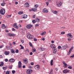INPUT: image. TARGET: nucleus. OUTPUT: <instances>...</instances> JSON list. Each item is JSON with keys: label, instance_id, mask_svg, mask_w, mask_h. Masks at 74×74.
<instances>
[{"label": "nucleus", "instance_id": "1", "mask_svg": "<svg viewBox=\"0 0 74 74\" xmlns=\"http://www.w3.org/2000/svg\"><path fill=\"white\" fill-rule=\"evenodd\" d=\"M5 13V9L2 8L0 10V14H1V15H4Z\"/></svg>", "mask_w": 74, "mask_h": 74}, {"label": "nucleus", "instance_id": "2", "mask_svg": "<svg viewBox=\"0 0 74 74\" xmlns=\"http://www.w3.org/2000/svg\"><path fill=\"white\" fill-rule=\"evenodd\" d=\"M70 71L69 69H65L63 71V73L66 74V73H68Z\"/></svg>", "mask_w": 74, "mask_h": 74}, {"label": "nucleus", "instance_id": "3", "mask_svg": "<svg viewBox=\"0 0 74 74\" xmlns=\"http://www.w3.org/2000/svg\"><path fill=\"white\" fill-rule=\"evenodd\" d=\"M33 72V70L31 69H28L27 71V74H30Z\"/></svg>", "mask_w": 74, "mask_h": 74}, {"label": "nucleus", "instance_id": "4", "mask_svg": "<svg viewBox=\"0 0 74 74\" xmlns=\"http://www.w3.org/2000/svg\"><path fill=\"white\" fill-rule=\"evenodd\" d=\"M27 37L29 38V39H32V38H33V36H32L31 35L28 34Z\"/></svg>", "mask_w": 74, "mask_h": 74}, {"label": "nucleus", "instance_id": "5", "mask_svg": "<svg viewBox=\"0 0 74 74\" xmlns=\"http://www.w3.org/2000/svg\"><path fill=\"white\" fill-rule=\"evenodd\" d=\"M62 4V3L60 2H58L56 3V5L57 7H60Z\"/></svg>", "mask_w": 74, "mask_h": 74}, {"label": "nucleus", "instance_id": "6", "mask_svg": "<svg viewBox=\"0 0 74 74\" xmlns=\"http://www.w3.org/2000/svg\"><path fill=\"white\" fill-rule=\"evenodd\" d=\"M32 27V25L31 24H28L26 26V27L27 29H30Z\"/></svg>", "mask_w": 74, "mask_h": 74}, {"label": "nucleus", "instance_id": "7", "mask_svg": "<svg viewBox=\"0 0 74 74\" xmlns=\"http://www.w3.org/2000/svg\"><path fill=\"white\" fill-rule=\"evenodd\" d=\"M35 68L36 70H39L40 69V66L38 65H36L35 66Z\"/></svg>", "mask_w": 74, "mask_h": 74}, {"label": "nucleus", "instance_id": "8", "mask_svg": "<svg viewBox=\"0 0 74 74\" xmlns=\"http://www.w3.org/2000/svg\"><path fill=\"white\" fill-rule=\"evenodd\" d=\"M50 47L51 48H52L53 49H54L55 48H56V46L55 45H54L53 44H52L50 45Z\"/></svg>", "mask_w": 74, "mask_h": 74}, {"label": "nucleus", "instance_id": "9", "mask_svg": "<svg viewBox=\"0 0 74 74\" xmlns=\"http://www.w3.org/2000/svg\"><path fill=\"white\" fill-rule=\"evenodd\" d=\"M4 54L5 55H8L10 54V52L8 51H5L4 52Z\"/></svg>", "mask_w": 74, "mask_h": 74}, {"label": "nucleus", "instance_id": "10", "mask_svg": "<svg viewBox=\"0 0 74 74\" xmlns=\"http://www.w3.org/2000/svg\"><path fill=\"white\" fill-rule=\"evenodd\" d=\"M43 12L44 13H48V10L46 8H44L43 10Z\"/></svg>", "mask_w": 74, "mask_h": 74}, {"label": "nucleus", "instance_id": "11", "mask_svg": "<svg viewBox=\"0 0 74 74\" xmlns=\"http://www.w3.org/2000/svg\"><path fill=\"white\" fill-rule=\"evenodd\" d=\"M24 5L25 7H29V4L27 2H26L24 4Z\"/></svg>", "mask_w": 74, "mask_h": 74}, {"label": "nucleus", "instance_id": "12", "mask_svg": "<svg viewBox=\"0 0 74 74\" xmlns=\"http://www.w3.org/2000/svg\"><path fill=\"white\" fill-rule=\"evenodd\" d=\"M67 37H69L70 38H73V36L71 35V33L68 34L67 35Z\"/></svg>", "mask_w": 74, "mask_h": 74}, {"label": "nucleus", "instance_id": "13", "mask_svg": "<svg viewBox=\"0 0 74 74\" xmlns=\"http://www.w3.org/2000/svg\"><path fill=\"white\" fill-rule=\"evenodd\" d=\"M13 26L14 27H15V28H16L17 29H18L19 27H18V25H16V23H15L13 25Z\"/></svg>", "mask_w": 74, "mask_h": 74}, {"label": "nucleus", "instance_id": "14", "mask_svg": "<svg viewBox=\"0 0 74 74\" xmlns=\"http://www.w3.org/2000/svg\"><path fill=\"white\" fill-rule=\"evenodd\" d=\"M22 17L24 19H26V18H27V15L26 14H23L22 15Z\"/></svg>", "mask_w": 74, "mask_h": 74}, {"label": "nucleus", "instance_id": "15", "mask_svg": "<svg viewBox=\"0 0 74 74\" xmlns=\"http://www.w3.org/2000/svg\"><path fill=\"white\" fill-rule=\"evenodd\" d=\"M73 47H72L69 50V52H68V53H67V55H69L70 54V53H71V50L73 49Z\"/></svg>", "mask_w": 74, "mask_h": 74}, {"label": "nucleus", "instance_id": "16", "mask_svg": "<svg viewBox=\"0 0 74 74\" xmlns=\"http://www.w3.org/2000/svg\"><path fill=\"white\" fill-rule=\"evenodd\" d=\"M15 60L13 58H11L9 60V62H10L12 63V62H15Z\"/></svg>", "mask_w": 74, "mask_h": 74}, {"label": "nucleus", "instance_id": "17", "mask_svg": "<svg viewBox=\"0 0 74 74\" xmlns=\"http://www.w3.org/2000/svg\"><path fill=\"white\" fill-rule=\"evenodd\" d=\"M63 64H64L63 67H64V68H67V64L64 62H63Z\"/></svg>", "mask_w": 74, "mask_h": 74}, {"label": "nucleus", "instance_id": "18", "mask_svg": "<svg viewBox=\"0 0 74 74\" xmlns=\"http://www.w3.org/2000/svg\"><path fill=\"white\" fill-rule=\"evenodd\" d=\"M21 62L19 61L18 63V68H21Z\"/></svg>", "mask_w": 74, "mask_h": 74}, {"label": "nucleus", "instance_id": "19", "mask_svg": "<svg viewBox=\"0 0 74 74\" xmlns=\"http://www.w3.org/2000/svg\"><path fill=\"white\" fill-rule=\"evenodd\" d=\"M53 53H56V52H57V50H56V48H55L54 49H53Z\"/></svg>", "mask_w": 74, "mask_h": 74}, {"label": "nucleus", "instance_id": "20", "mask_svg": "<svg viewBox=\"0 0 74 74\" xmlns=\"http://www.w3.org/2000/svg\"><path fill=\"white\" fill-rule=\"evenodd\" d=\"M15 35V34H9V36H10V37H14Z\"/></svg>", "mask_w": 74, "mask_h": 74}, {"label": "nucleus", "instance_id": "21", "mask_svg": "<svg viewBox=\"0 0 74 74\" xmlns=\"http://www.w3.org/2000/svg\"><path fill=\"white\" fill-rule=\"evenodd\" d=\"M1 28L3 29H5V25L4 24H3L2 25Z\"/></svg>", "mask_w": 74, "mask_h": 74}, {"label": "nucleus", "instance_id": "22", "mask_svg": "<svg viewBox=\"0 0 74 74\" xmlns=\"http://www.w3.org/2000/svg\"><path fill=\"white\" fill-rule=\"evenodd\" d=\"M66 45H64L62 47V50H64V49H66Z\"/></svg>", "mask_w": 74, "mask_h": 74}, {"label": "nucleus", "instance_id": "23", "mask_svg": "<svg viewBox=\"0 0 74 74\" xmlns=\"http://www.w3.org/2000/svg\"><path fill=\"white\" fill-rule=\"evenodd\" d=\"M10 50L11 52L12 53H15V50H14V49H11Z\"/></svg>", "mask_w": 74, "mask_h": 74}, {"label": "nucleus", "instance_id": "24", "mask_svg": "<svg viewBox=\"0 0 74 74\" xmlns=\"http://www.w3.org/2000/svg\"><path fill=\"white\" fill-rule=\"evenodd\" d=\"M32 11H34V12H36V11L37 10V8H32Z\"/></svg>", "mask_w": 74, "mask_h": 74}, {"label": "nucleus", "instance_id": "25", "mask_svg": "<svg viewBox=\"0 0 74 74\" xmlns=\"http://www.w3.org/2000/svg\"><path fill=\"white\" fill-rule=\"evenodd\" d=\"M52 12L54 14H58V12L56 10L53 11Z\"/></svg>", "mask_w": 74, "mask_h": 74}, {"label": "nucleus", "instance_id": "26", "mask_svg": "<svg viewBox=\"0 0 74 74\" xmlns=\"http://www.w3.org/2000/svg\"><path fill=\"white\" fill-rule=\"evenodd\" d=\"M27 62H28L27 60L25 59L24 60V63L25 64H26V63H27Z\"/></svg>", "mask_w": 74, "mask_h": 74}, {"label": "nucleus", "instance_id": "27", "mask_svg": "<svg viewBox=\"0 0 74 74\" xmlns=\"http://www.w3.org/2000/svg\"><path fill=\"white\" fill-rule=\"evenodd\" d=\"M32 51L33 52H35L36 51V48L32 49Z\"/></svg>", "mask_w": 74, "mask_h": 74}, {"label": "nucleus", "instance_id": "28", "mask_svg": "<svg viewBox=\"0 0 74 74\" xmlns=\"http://www.w3.org/2000/svg\"><path fill=\"white\" fill-rule=\"evenodd\" d=\"M46 34V32H42V33H41L40 34L41 35V36H43V35H44Z\"/></svg>", "mask_w": 74, "mask_h": 74}, {"label": "nucleus", "instance_id": "29", "mask_svg": "<svg viewBox=\"0 0 74 74\" xmlns=\"http://www.w3.org/2000/svg\"><path fill=\"white\" fill-rule=\"evenodd\" d=\"M50 64L51 66L53 65V60H51L50 62Z\"/></svg>", "mask_w": 74, "mask_h": 74}, {"label": "nucleus", "instance_id": "30", "mask_svg": "<svg viewBox=\"0 0 74 74\" xmlns=\"http://www.w3.org/2000/svg\"><path fill=\"white\" fill-rule=\"evenodd\" d=\"M3 65H4V63H3V62H2L0 64V67H1V66H3Z\"/></svg>", "mask_w": 74, "mask_h": 74}, {"label": "nucleus", "instance_id": "31", "mask_svg": "<svg viewBox=\"0 0 74 74\" xmlns=\"http://www.w3.org/2000/svg\"><path fill=\"white\" fill-rule=\"evenodd\" d=\"M2 69L3 70H5L7 69V67H2Z\"/></svg>", "mask_w": 74, "mask_h": 74}, {"label": "nucleus", "instance_id": "32", "mask_svg": "<svg viewBox=\"0 0 74 74\" xmlns=\"http://www.w3.org/2000/svg\"><path fill=\"white\" fill-rule=\"evenodd\" d=\"M10 71H6L5 74H10Z\"/></svg>", "mask_w": 74, "mask_h": 74}, {"label": "nucleus", "instance_id": "33", "mask_svg": "<svg viewBox=\"0 0 74 74\" xmlns=\"http://www.w3.org/2000/svg\"><path fill=\"white\" fill-rule=\"evenodd\" d=\"M23 13V12H18V14L19 15H21V14H22Z\"/></svg>", "mask_w": 74, "mask_h": 74}, {"label": "nucleus", "instance_id": "34", "mask_svg": "<svg viewBox=\"0 0 74 74\" xmlns=\"http://www.w3.org/2000/svg\"><path fill=\"white\" fill-rule=\"evenodd\" d=\"M36 22H39V21H40V19H39L38 18H37L36 19Z\"/></svg>", "mask_w": 74, "mask_h": 74}, {"label": "nucleus", "instance_id": "35", "mask_svg": "<svg viewBox=\"0 0 74 74\" xmlns=\"http://www.w3.org/2000/svg\"><path fill=\"white\" fill-rule=\"evenodd\" d=\"M29 44L30 47H33V46L32 45V44L31 42H29Z\"/></svg>", "mask_w": 74, "mask_h": 74}, {"label": "nucleus", "instance_id": "36", "mask_svg": "<svg viewBox=\"0 0 74 74\" xmlns=\"http://www.w3.org/2000/svg\"><path fill=\"white\" fill-rule=\"evenodd\" d=\"M50 74H53V70L51 69L50 72Z\"/></svg>", "mask_w": 74, "mask_h": 74}, {"label": "nucleus", "instance_id": "37", "mask_svg": "<svg viewBox=\"0 0 74 74\" xmlns=\"http://www.w3.org/2000/svg\"><path fill=\"white\" fill-rule=\"evenodd\" d=\"M34 7L35 8H37V7H38V5H37V4H36V5H35Z\"/></svg>", "mask_w": 74, "mask_h": 74}, {"label": "nucleus", "instance_id": "38", "mask_svg": "<svg viewBox=\"0 0 74 74\" xmlns=\"http://www.w3.org/2000/svg\"><path fill=\"white\" fill-rule=\"evenodd\" d=\"M5 5V3H1V5L2 6H4Z\"/></svg>", "mask_w": 74, "mask_h": 74}, {"label": "nucleus", "instance_id": "39", "mask_svg": "<svg viewBox=\"0 0 74 74\" xmlns=\"http://www.w3.org/2000/svg\"><path fill=\"white\" fill-rule=\"evenodd\" d=\"M40 49L42 51H44V50H45V49H44V48L41 47L40 48Z\"/></svg>", "mask_w": 74, "mask_h": 74}, {"label": "nucleus", "instance_id": "40", "mask_svg": "<svg viewBox=\"0 0 74 74\" xmlns=\"http://www.w3.org/2000/svg\"><path fill=\"white\" fill-rule=\"evenodd\" d=\"M32 22L33 23H36V21L33 20L32 21Z\"/></svg>", "mask_w": 74, "mask_h": 74}, {"label": "nucleus", "instance_id": "41", "mask_svg": "<svg viewBox=\"0 0 74 74\" xmlns=\"http://www.w3.org/2000/svg\"><path fill=\"white\" fill-rule=\"evenodd\" d=\"M12 74H14L15 73V71L14 70H13L12 71Z\"/></svg>", "mask_w": 74, "mask_h": 74}, {"label": "nucleus", "instance_id": "42", "mask_svg": "<svg viewBox=\"0 0 74 74\" xmlns=\"http://www.w3.org/2000/svg\"><path fill=\"white\" fill-rule=\"evenodd\" d=\"M18 27H22V25H21V24H19L18 25Z\"/></svg>", "mask_w": 74, "mask_h": 74}, {"label": "nucleus", "instance_id": "43", "mask_svg": "<svg viewBox=\"0 0 74 74\" xmlns=\"http://www.w3.org/2000/svg\"><path fill=\"white\" fill-rule=\"evenodd\" d=\"M68 68L69 69H72V67H71V66H69L68 67Z\"/></svg>", "mask_w": 74, "mask_h": 74}, {"label": "nucleus", "instance_id": "44", "mask_svg": "<svg viewBox=\"0 0 74 74\" xmlns=\"http://www.w3.org/2000/svg\"><path fill=\"white\" fill-rule=\"evenodd\" d=\"M22 22H23V20H20L19 21V23H22Z\"/></svg>", "mask_w": 74, "mask_h": 74}, {"label": "nucleus", "instance_id": "45", "mask_svg": "<svg viewBox=\"0 0 74 74\" xmlns=\"http://www.w3.org/2000/svg\"><path fill=\"white\" fill-rule=\"evenodd\" d=\"M65 34V32H61V34Z\"/></svg>", "mask_w": 74, "mask_h": 74}, {"label": "nucleus", "instance_id": "46", "mask_svg": "<svg viewBox=\"0 0 74 74\" xmlns=\"http://www.w3.org/2000/svg\"><path fill=\"white\" fill-rule=\"evenodd\" d=\"M61 48H62V47L60 46H58V49H61Z\"/></svg>", "mask_w": 74, "mask_h": 74}, {"label": "nucleus", "instance_id": "47", "mask_svg": "<svg viewBox=\"0 0 74 74\" xmlns=\"http://www.w3.org/2000/svg\"><path fill=\"white\" fill-rule=\"evenodd\" d=\"M16 53H18V52H19V51L18 50H16Z\"/></svg>", "mask_w": 74, "mask_h": 74}, {"label": "nucleus", "instance_id": "48", "mask_svg": "<svg viewBox=\"0 0 74 74\" xmlns=\"http://www.w3.org/2000/svg\"><path fill=\"white\" fill-rule=\"evenodd\" d=\"M31 64L32 66H33V65H34V63H33V62H31Z\"/></svg>", "mask_w": 74, "mask_h": 74}, {"label": "nucleus", "instance_id": "49", "mask_svg": "<svg viewBox=\"0 0 74 74\" xmlns=\"http://www.w3.org/2000/svg\"><path fill=\"white\" fill-rule=\"evenodd\" d=\"M41 39L43 41H44L45 40V38H42Z\"/></svg>", "mask_w": 74, "mask_h": 74}, {"label": "nucleus", "instance_id": "50", "mask_svg": "<svg viewBox=\"0 0 74 74\" xmlns=\"http://www.w3.org/2000/svg\"><path fill=\"white\" fill-rule=\"evenodd\" d=\"M46 3L47 5H48V4H49V2H47Z\"/></svg>", "mask_w": 74, "mask_h": 74}, {"label": "nucleus", "instance_id": "51", "mask_svg": "<svg viewBox=\"0 0 74 74\" xmlns=\"http://www.w3.org/2000/svg\"><path fill=\"white\" fill-rule=\"evenodd\" d=\"M74 54H73V55L71 56H70V58H74Z\"/></svg>", "mask_w": 74, "mask_h": 74}, {"label": "nucleus", "instance_id": "52", "mask_svg": "<svg viewBox=\"0 0 74 74\" xmlns=\"http://www.w3.org/2000/svg\"><path fill=\"white\" fill-rule=\"evenodd\" d=\"M39 26V24H36L35 25V26Z\"/></svg>", "mask_w": 74, "mask_h": 74}, {"label": "nucleus", "instance_id": "53", "mask_svg": "<svg viewBox=\"0 0 74 74\" xmlns=\"http://www.w3.org/2000/svg\"><path fill=\"white\" fill-rule=\"evenodd\" d=\"M21 41L22 43H24V40H21Z\"/></svg>", "mask_w": 74, "mask_h": 74}, {"label": "nucleus", "instance_id": "54", "mask_svg": "<svg viewBox=\"0 0 74 74\" xmlns=\"http://www.w3.org/2000/svg\"><path fill=\"white\" fill-rule=\"evenodd\" d=\"M55 69L56 70V71H58V69L57 68H56Z\"/></svg>", "mask_w": 74, "mask_h": 74}, {"label": "nucleus", "instance_id": "55", "mask_svg": "<svg viewBox=\"0 0 74 74\" xmlns=\"http://www.w3.org/2000/svg\"><path fill=\"white\" fill-rule=\"evenodd\" d=\"M30 55H33V53L32 52H31L30 53Z\"/></svg>", "mask_w": 74, "mask_h": 74}, {"label": "nucleus", "instance_id": "56", "mask_svg": "<svg viewBox=\"0 0 74 74\" xmlns=\"http://www.w3.org/2000/svg\"><path fill=\"white\" fill-rule=\"evenodd\" d=\"M5 62H7L8 61V59H5Z\"/></svg>", "mask_w": 74, "mask_h": 74}, {"label": "nucleus", "instance_id": "57", "mask_svg": "<svg viewBox=\"0 0 74 74\" xmlns=\"http://www.w3.org/2000/svg\"><path fill=\"white\" fill-rule=\"evenodd\" d=\"M12 66H9V69H12Z\"/></svg>", "mask_w": 74, "mask_h": 74}, {"label": "nucleus", "instance_id": "58", "mask_svg": "<svg viewBox=\"0 0 74 74\" xmlns=\"http://www.w3.org/2000/svg\"><path fill=\"white\" fill-rule=\"evenodd\" d=\"M25 65H23V69H25Z\"/></svg>", "mask_w": 74, "mask_h": 74}, {"label": "nucleus", "instance_id": "59", "mask_svg": "<svg viewBox=\"0 0 74 74\" xmlns=\"http://www.w3.org/2000/svg\"><path fill=\"white\" fill-rule=\"evenodd\" d=\"M15 31V29H14V28H12V31Z\"/></svg>", "mask_w": 74, "mask_h": 74}, {"label": "nucleus", "instance_id": "60", "mask_svg": "<svg viewBox=\"0 0 74 74\" xmlns=\"http://www.w3.org/2000/svg\"><path fill=\"white\" fill-rule=\"evenodd\" d=\"M15 4H18V2H15Z\"/></svg>", "mask_w": 74, "mask_h": 74}, {"label": "nucleus", "instance_id": "61", "mask_svg": "<svg viewBox=\"0 0 74 74\" xmlns=\"http://www.w3.org/2000/svg\"><path fill=\"white\" fill-rule=\"evenodd\" d=\"M51 43L53 44V43H54V41L53 40H52L51 41Z\"/></svg>", "mask_w": 74, "mask_h": 74}, {"label": "nucleus", "instance_id": "62", "mask_svg": "<svg viewBox=\"0 0 74 74\" xmlns=\"http://www.w3.org/2000/svg\"><path fill=\"white\" fill-rule=\"evenodd\" d=\"M34 41H37V39L36 38H34Z\"/></svg>", "mask_w": 74, "mask_h": 74}, {"label": "nucleus", "instance_id": "63", "mask_svg": "<svg viewBox=\"0 0 74 74\" xmlns=\"http://www.w3.org/2000/svg\"><path fill=\"white\" fill-rule=\"evenodd\" d=\"M0 58H3V56L1 55H0Z\"/></svg>", "mask_w": 74, "mask_h": 74}, {"label": "nucleus", "instance_id": "64", "mask_svg": "<svg viewBox=\"0 0 74 74\" xmlns=\"http://www.w3.org/2000/svg\"><path fill=\"white\" fill-rule=\"evenodd\" d=\"M36 18V16H35V15H34L33 16V18Z\"/></svg>", "mask_w": 74, "mask_h": 74}]
</instances>
